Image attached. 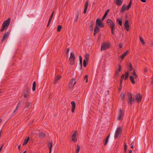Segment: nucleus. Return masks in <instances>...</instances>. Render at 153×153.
Returning a JSON list of instances; mask_svg holds the SVG:
<instances>
[{
    "mask_svg": "<svg viewBox=\"0 0 153 153\" xmlns=\"http://www.w3.org/2000/svg\"><path fill=\"white\" fill-rule=\"evenodd\" d=\"M128 102L129 104L132 105L134 104V95L133 94L129 93H128Z\"/></svg>",
    "mask_w": 153,
    "mask_h": 153,
    "instance_id": "nucleus-1",
    "label": "nucleus"
},
{
    "mask_svg": "<svg viewBox=\"0 0 153 153\" xmlns=\"http://www.w3.org/2000/svg\"><path fill=\"white\" fill-rule=\"evenodd\" d=\"M110 46V44L109 42H103L101 48V51H104L108 49Z\"/></svg>",
    "mask_w": 153,
    "mask_h": 153,
    "instance_id": "nucleus-2",
    "label": "nucleus"
},
{
    "mask_svg": "<svg viewBox=\"0 0 153 153\" xmlns=\"http://www.w3.org/2000/svg\"><path fill=\"white\" fill-rule=\"evenodd\" d=\"M122 131V128L121 127H119L117 128L114 134V138H117Z\"/></svg>",
    "mask_w": 153,
    "mask_h": 153,
    "instance_id": "nucleus-3",
    "label": "nucleus"
},
{
    "mask_svg": "<svg viewBox=\"0 0 153 153\" xmlns=\"http://www.w3.org/2000/svg\"><path fill=\"white\" fill-rule=\"evenodd\" d=\"M76 82L75 79L74 78H72L70 81L69 83V87L70 88H72L75 85Z\"/></svg>",
    "mask_w": 153,
    "mask_h": 153,
    "instance_id": "nucleus-4",
    "label": "nucleus"
},
{
    "mask_svg": "<svg viewBox=\"0 0 153 153\" xmlns=\"http://www.w3.org/2000/svg\"><path fill=\"white\" fill-rule=\"evenodd\" d=\"M96 25L97 26H99L101 27H103L104 26V24L102 22L100 19H98L96 20Z\"/></svg>",
    "mask_w": 153,
    "mask_h": 153,
    "instance_id": "nucleus-5",
    "label": "nucleus"
},
{
    "mask_svg": "<svg viewBox=\"0 0 153 153\" xmlns=\"http://www.w3.org/2000/svg\"><path fill=\"white\" fill-rule=\"evenodd\" d=\"M77 133V131H75L72 135V140L74 142H76L77 141L76 135Z\"/></svg>",
    "mask_w": 153,
    "mask_h": 153,
    "instance_id": "nucleus-6",
    "label": "nucleus"
},
{
    "mask_svg": "<svg viewBox=\"0 0 153 153\" xmlns=\"http://www.w3.org/2000/svg\"><path fill=\"white\" fill-rule=\"evenodd\" d=\"M10 22V19L9 18L7 20L5 21L3 23L2 25V27H6L7 26L8 27Z\"/></svg>",
    "mask_w": 153,
    "mask_h": 153,
    "instance_id": "nucleus-7",
    "label": "nucleus"
},
{
    "mask_svg": "<svg viewBox=\"0 0 153 153\" xmlns=\"http://www.w3.org/2000/svg\"><path fill=\"white\" fill-rule=\"evenodd\" d=\"M123 114V110L121 109H120L118 113V116L117 117L118 120H119L121 119Z\"/></svg>",
    "mask_w": 153,
    "mask_h": 153,
    "instance_id": "nucleus-8",
    "label": "nucleus"
},
{
    "mask_svg": "<svg viewBox=\"0 0 153 153\" xmlns=\"http://www.w3.org/2000/svg\"><path fill=\"white\" fill-rule=\"evenodd\" d=\"M107 22L109 25L110 27H115V24H114L112 20L111 19H108L107 20Z\"/></svg>",
    "mask_w": 153,
    "mask_h": 153,
    "instance_id": "nucleus-9",
    "label": "nucleus"
},
{
    "mask_svg": "<svg viewBox=\"0 0 153 153\" xmlns=\"http://www.w3.org/2000/svg\"><path fill=\"white\" fill-rule=\"evenodd\" d=\"M9 32H5L4 34V36L2 38V39L1 40L2 42H3L5 41L7 38L9 36Z\"/></svg>",
    "mask_w": 153,
    "mask_h": 153,
    "instance_id": "nucleus-10",
    "label": "nucleus"
},
{
    "mask_svg": "<svg viewBox=\"0 0 153 153\" xmlns=\"http://www.w3.org/2000/svg\"><path fill=\"white\" fill-rule=\"evenodd\" d=\"M124 27L126 30L127 31H128L129 30V22L127 20H126L125 21Z\"/></svg>",
    "mask_w": 153,
    "mask_h": 153,
    "instance_id": "nucleus-11",
    "label": "nucleus"
},
{
    "mask_svg": "<svg viewBox=\"0 0 153 153\" xmlns=\"http://www.w3.org/2000/svg\"><path fill=\"white\" fill-rule=\"evenodd\" d=\"M88 6V1H86L85 4V5L84 6L83 13L84 14H85L87 11V9Z\"/></svg>",
    "mask_w": 153,
    "mask_h": 153,
    "instance_id": "nucleus-12",
    "label": "nucleus"
},
{
    "mask_svg": "<svg viewBox=\"0 0 153 153\" xmlns=\"http://www.w3.org/2000/svg\"><path fill=\"white\" fill-rule=\"evenodd\" d=\"M121 66L120 65H119V68L118 69L116 73L115 74V75L116 77H117L118 76L119 73L121 71Z\"/></svg>",
    "mask_w": 153,
    "mask_h": 153,
    "instance_id": "nucleus-13",
    "label": "nucleus"
},
{
    "mask_svg": "<svg viewBox=\"0 0 153 153\" xmlns=\"http://www.w3.org/2000/svg\"><path fill=\"white\" fill-rule=\"evenodd\" d=\"M123 0H114V2L117 5L120 6L122 4Z\"/></svg>",
    "mask_w": 153,
    "mask_h": 153,
    "instance_id": "nucleus-14",
    "label": "nucleus"
},
{
    "mask_svg": "<svg viewBox=\"0 0 153 153\" xmlns=\"http://www.w3.org/2000/svg\"><path fill=\"white\" fill-rule=\"evenodd\" d=\"M142 96L140 94H138L136 97V101L138 102H139L141 100Z\"/></svg>",
    "mask_w": 153,
    "mask_h": 153,
    "instance_id": "nucleus-15",
    "label": "nucleus"
},
{
    "mask_svg": "<svg viewBox=\"0 0 153 153\" xmlns=\"http://www.w3.org/2000/svg\"><path fill=\"white\" fill-rule=\"evenodd\" d=\"M128 52V51L127 50L125 53H124L121 55L120 56V58L122 60L125 58V57L127 55Z\"/></svg>",
    "mask_w": 153,
    "mask_h": 153,
    "instance_id": "nucleus-16",
    "label": "nucleus"
},
{
    "mask_svg": "<svg viewBox=\"0 0 153 153\" xmlns=\"http://www.w3.org/2000/svg\"><path fill=\"white\" fill-rule=\"evenodd\" d=\"M99 32V28L97 26H96L95 27V28L94 30V35L96 34L97 33Z\"/></svg>",
    "mask_w": 153,
    "mask_h": 153,
    "instance_id": "nucleus-17",
    "label": "nucleus"
},
{
    "mask_svg": "<svg viewBox=\"0 0 153 153\" xmlns=\"http://www.w3.org/2000/svg\"><path fill=\"white\" fill-rule=\"evenodd\" d=\"M48 147L50 149L49 153H51V149H52V147L53 146L52 143L51 142H49L48 143Z\"/></svg>",
    "mask_w": 153,
    "mask_h": 153,
    "instance_id": "nucleus-18",
    "label": "nucleus"
},
{
    "mask_svg": "<svg viewBox=\"0 0 153 153\" xmlns=\"http://www.w3.org/2000/svg\"><path fill=\"white\" fill-rule=\"evenodd\" d=\"M125 95L126 93H122L120 96V98L123 101L125 99Z\"/></svg>",
    "mask_w": 153,
    "mask_h": 153,
    "instance_id": "nucleus-19",
    "label": "nucleus"
},
{
    "mask_svg": "<svg viewBox=\"0 0 153 153\" xmlns=\"http://www.w3.org/2000/svg\"><path fill=\"white\" fill-rule=\"evenodd\" d=\"M126 5L125 4H123L120 11L121 12V13L124 12L126 10Z\"/></svg>",
    "mask_w": 153,
    "mask_h": 153,
    "instance_id": "nucleus-20",
    "label": "nucleus"
},
{
    "mask_svg": "<svg viewBox=\"0 0 153 153\" xmlns=\"http://www.w3.org/2000/svg\"><path fill=\"white\" fill-rule=\"evenodd\" d=\"M61 76L60 75H58L56 76L55 79V83H57V81L59 80L61 78Z\"/></svg>",
    "mask_w": 153,
    "mask_h": 153,
    "instance_id": "nucleus-21",
    "label": "nucleus"
},
{
    "mask_svg": "<svg viewBox=\"0 0 153 153\" xmlns=\"http://www.w3.org/2000/svg\"><path fill=\"white\" fill-rule=\"evenodd\" d=\"M134 77H133L132 76H130V80L131 82L133 84H134L135 83V82L134 81Z\"/></svg>",
    "mask_w": 153,
    "mask_h": 153,
    "instance_id": "nucleus-22",
    "label": "nucleus"
},
{
    "mask_svg": "<svg viewBox=\"0 0 153 153\" xmlns=\"http://www.w3.org/2000/svg\"><path fill=\"white\" fill-rule=\"evenodd\" d=\"M108 11H109V10H108L106 11L104 15H103V16L102 17V20H103L105 19L106 16L107 15V14H108Z\"/></svg>",
    "mask_w": 153,
    "mask_h": 153,
    "instance_id": "nucleus-23",
    "label": "nucleus"
},
{
    "mask_svg": "<svg viewBox=\"0 0 153 153\" xmlns=\"http://www.w3.org/2000/svg\"><path fill=\"white\" fill-rule=\"evenodd\" d=\"M36 82L34 81L33 82L32 86V90L33 91H34L36 89Z\"/></svg>",
    "mask_w": 153,
    "mask_h": 153,
    "instance_id": "nucleus-24",
    "label": "nucleus"
},
{
    "mask_svg": "<svg viewBox=\"0 0 153 153\" xmlns=\"http://www.w3.org/2000/svg\"><path fill=\"white\" fill-rule=\"evenodd\" d=\"M70 59H75V57L74 56V54L73 52H71V56L70 58Z\"/></svg>",
    "mask_w": 153,
    "mask_h": 153,
    "instance_id": "nucleus-25",
    "label": "nucleus"
},
{
    "mask_svg": "<svg viewBox=\"0 0 153 153\" xmlns=\"http://www.w3.org/2000/svg\"><path fill=\"white\" fill-rule=\"evenodd\" d=\"M133 69V68L131 63H129L128 67V70L129 71H131Z\"/></svg>",
    "mask_w": 153,
    "mask_h": 153,
    "instance_id": "nucleus-26",
    "label": "nucleus"
},
{
    "mask_svg": "<svg viewBox=\"0 0 153 153\" xmlns=\"http://www.w3.org/2000/svg\"><path fill=\"white\" fill-rule=\"evenodd\" d=\"M29 140V137H28L27 139H25L24 140V143H23V146H24V145H25L27 143Z\"/></svg>",
    "mask_w": 153,
    "mask_h": 153,
    "instance_id": "nucleus-27",
    "label": "nucleus"
},
{
    "mask_svg": "<svg viewBox=\"0 0 153 153\" xmlns=\"http://www.w3.org/2000/svg\"><path fill=\"white\" fill-rule=\"evenodd\" d=\"M132 74L133 76V77H134V78H136L137 77V74H136V73H135L134 71L133 70L132 71Z\"/></svg>",
    "mask_w": 153,
    "mask_h": 153,
    "instance_id": "nucleus-28",
    "label": "nucleus"
},
{
    "mask_svg": "<svg viewBox=\"0 0 153 153\" xmlns=\"http://www.w3.org/2000/svg\"><path fill=\"white\" fill-rule=\"evenodd\" d=\"M117 22L120 26H121L122 25V21L121 19H118L117 20Z\"/></svg>",
    "mask_w": 153,
    "mask_h": 153,
    "instance_id": "nucleus-29",
    "label": "nucleus"
},
{
    "mask_svg": "<svg viewBox=\"0 0 153 153\" xmlns=\"http://www.w3.org/2000/svg\"><path fill=\"white\" fill-rule=\"evenodd\" d=\"M85 57L86 59L85 60L88 61V60L89 57V54L87 53L85 54Z\"/></svg>",
    "mask_w": 153,
    "mask_h": 153,
    "instance_id": "nucleus-30",
    "label": "nucleus"
},
{
    "mask_svg": "<svg viewBox=\"0 0 153 153\" xmlns=\"http://www.w3.org/2000/svg\"><path fill=\"white\" fill-rule=\"evenodd\" d=\"M76 17L75 18L74 20V22H77V21L78 19V13H76Z\"/></svg>",
    "mask_w": 153,
    "mask_h": 153,
    "instance_id": "nucleus-31",
    "label": "nucleus"
},
{
    "mask_svg": "<svg viewBox=\"0 0 153 153\" xmlns=\"http://www.w3.org/2000/svg\"><path fill=\"white\" fill-rule=\"evenodd\" d=\"M109 135H108L106 137V138L105 139V144H104L105 145H106L107 144V143H108V139H109Z\"/></svg>",
    "mask_w": 153,
    "mask_h": 153,
    "instance_id": "nucleus-32",
    "label": "nucleus"
},
{
    "mask_svg": "<svg viewBox=\"0 0 153 153\" xmlns=\"http://www.w3.org/2000/svg\"><path fill=\"white\" fill-rule=\"evenodd\" d=\"M93 25L92 23H91L89 25V29L91 31H92L93 30Z\"/></svg>",
    "mask_w": 153,
    "mask_h": 153,
    "instance_id": "nucleus-33",
    "label": "nucleus"
},
{
    "mask_svg": "<svg viewBox=\"0 0 153 153\" xmlns=\"http://www.w3.org/2000/svg\"><path fill=\"white\" fill-rule=\"evenodd\" d=\"M131 1H130L129 3L128 6L126 7V10H128L129 9V8L131 7Z\"/></svg>",
    "mask_w": 153,
    "mask_h": 153,
    "instance_id": "nucleus-34",
    "label": "nucleus"
},
{
    "mask_svg": "<svg viewBox=\"0 0 153 153\" xmlns=\"http://www.w3.org/2000/svg\"><path fill=\"white\" fill-rule=\"evenodd\" d=\"M80 147L78 145H77V149L76 150V152L75 153H79V152L80 150Z\"/></svg>",
    "mask_w": 153,
    "mask_h": 153,
    "instance_id": "nucleus-35",
    "label": "nucleus"
},
{
    "mask_svg": "<svg viewBox=\"0 0 153 153\" xmlns=\"http://www.w3.org/2000/svg\"><path fill=\"white\" fill-rule=\"evenodd\" d=\"M71 104L72 105V107L75 108L76 107V104L75 102L74 101L71 102Z\"/></svg>",
    "mask_w": 153,
    "mask_h": 153,
    "instance_id": "nucleus-36",
    "label": "nucleus"
},
{
    "mask_svg": "<svg viewBox=\"0 0 153 153\" xmlns=\"http://www.w3.org/2000/svg\"><path fill=\"white\" fill-rule=\"evenodd\" d=\"M39 135L40 137H45V134L43 133H40Z\"/></svg>",
    "mask_w": 153,
    "mask_h": 153,
    "instance_id": "nucleus-37",
    "label": "nucleus"
},
{
    "mask_svg": "<svg viewBox=\"0 0 153 153\" xmlns=\"http://www.w3.org/2000/svg\"><path fill=\"white\" fill-rule=\"evenodd\" d=\"M114 27H111L110 28L111 30V33L112 34H114Z\"/></svg>",
    "mask_w": 153,
    "mask_h": 153,
    "instance_id": "nucleus-38",
    "label": "nucleus"
},
{
    "mask_svg": "<svg viewBox=\"0 0 153 153\" xmlns=\"http://www.w3.org/2000/svg\"><path fill=\"white\" fill-rule=\"evenodd\" d=\"M70 59V64L71 65H73L74 64V61H75V59Z\"/></svg>",
    "mask_w": 153,
    "mask_h": 153,
    "instance_id": "nucleus-39",
    "label": "nucleus"
},
{
    "mask_svg": "<svg viewBox=\"0 0 153 153\" xmlns=\"http://www.w3.org/2000/svg\"><path fill=\"white\" fill-rule=\"evenodd\" d=\"M125 75V79H126L128 76L129 74L128 72H126Z\"/></svg>",
    "mask_w": 153,
    "mask_h": 153,
    "instance_id": "nucleus-40",
    "label": "nucleus"
},
{
    "mask_svg": "<svg viewBox=\"0 0 153 153\" xmlns=\"http://www.w3.org/2000/svg\"><path fill=\"white\" fill-rule=\"evenodd\" d=\"M20 103V102H19V103H18L17 104V106L16 107L15 110L13 112V113H14L17 110V109H18V108L19 107V106Z\"/></svg>",
    "mask_w": 153,
    "mask_h": 153,
    "instance_id": "nucleus-41",
    "label": "nucleus"
},
{
    "mask_svg": "<svg viewBox=\"0 0 153 153\" xmlns=\"http://www.w3.org/2000/svg\"><path fill=\"white\" fill-rule=\"evenodd\" d=\"M62 27L61 25H59L57 27V30L58 31H61L62 29Z\"/></svg>",
    "mask_w": 153,
    "mask_h": 153,
    "instance_id": "nucleus-42",
    "label": "nucleus"
},
{
    "mask_svg": "<svg viewBox=\"0 0 153 153\" xmlns=\"http://www.w3.org/2000/svg\"><path fill=\"white\" fill-rule=\"evenodd\" d=\"M85 59H84L83 62V65L84 67H85L86 66V61Z\"/></svg>",
    "mask_w": 153,
    "mask_h": 153,
    "instance_id": "nucleus-43",
    "label": "nucleus"
},
{
    "mask_svg": "<svg viewBox=\"0 0 153 153\" xmlns=\"http://www.w3.org/2000/svg\"><path fill=\"white\" fill-rule=\"evenodd\" d=\"M84 80H86V82L87 83L88 81V77L87 75H86L84 77Z\"/></svg>",
    "mask_w": 153,
    "mask_h": 153,
    "instance_id": "nucleus-44",
    "label": "nucleus"
},
{
    "mask_svg": "<svg viewBox=\"0 0 153 153\" xmlns=\"http://www.w3.org/2000/svg\"><path fill=\"white\" fill-rule=\"evenodd\" d=\"M139 38L140 41L143 44V38L141 37L140 36Z\"/></svg>",
    "mask_w": 153,
    "mask_h": 153,
    "instance_id": "nucleus-45",
    "label": "nucleus"
},
{
    "mask_svg": "<svg viewBox=\"0 0 153 153\" xmlns=\"http://www.w3.org/2000/svg\"><path fill=\"white\" fill-rule=\"evenodd\" d=\"M124 149L125 151L126 152L127 149V144L126 143H124Z\"/></svg>",
    "mask_w": 153,
    "mask_h": 153,
    "instance_id": "nucleus-46",
    "label": "nucleus"
},
{
    "mask_svg": "<svg viewBox=\"0 0 153 153\" xmlns=\"http://www.w3.org/2000/svg\"><path fill=\"white\" fill-rule=\"evenodd\" d=\"M136 144V141L135 140H134L132 141V143L131 144V145H134V144Z\"/></svg>",
    "mask_w": 153,
    "mask_h": 153,
    "instance_id": "nucleus-47",
    "label": "nucleus"
},
{
    "mask_svg": "<svg viewBox=\"0 0 153 153\" xmlns=\"http://www.w3.org/2000/svg\"><path fill=\"white\" fill-rule=\"evenodd\" d=\"M125 74H123L121 76V79H123L124 78H125Z\"/></svg>",
    "mask_w": 153,
    "mask_h": 153,
    "instance_id": "nucleus-48",
    "label": "nucleus"
},
{
    "mask_svg": "<svg viewBox=\"0 0 153 153\" xmlns=\"http://www.w3.org/2000/svg\"><path fill=\"white\" fill-rule=\"evenodd\" d=\"M28 96V93H25V94H24V97L25 98H26Z\"/></svg>",
    "mask_w": 153,
    "mask_h": 153,
    "instance_id": "nucleus-49",
    "label": "nucleus"
},
{
    "mask_svg": "<svg viewBox=\"0 0 153 153\" xmlns=\"http://www.w3.org/2000/svg\"><path fill=\"white\" fill-rule=\"evenodd\" d=\"M122 89V85H120V87L119 89V91H120L121 90V89Z\"/></svg>",
    "mask_w": 153,
    "mask_h": 153,
    "instance_id": "nucleus-50",
    "label": "nucleus"
},
{
    "mask_svg": "<svg viewBox=\"0 0 153 153\" xmlns=\"http://www.w3.org/2000/svg\"><path fill=\"white\" fill-rule=\"evenodd\" d=\"M51 19H49V21H48V25H47V27L48 26H49V25L50 23L51 22Z\"/></svg>",
    "mask_w": 153,
    "mask_h": 153,
    "instance_id": "nucleus-51",
    "label": "nucleus"
},
{
    "mask_svg": "<svg viewBox=\"0 0 153 153\" xmlns=\"http://www.w3.org/2000/svg\"><path fill=\"white\" fill-rule=\"evenodd\" d=\"M75 108H74L72 107V113L74 112L75 109Z\"/></svg>",
    "mask_w": 153,
    "mask_h": 153,
    "instance_id": "nucleus-52",
    "label": "nucleus"
},
{
    "mask_svg": "<svg viewBox=\"0 0 153 153\" xmlns=\"http://www.w3.org/2000/svg\"><path fill=\"white\" fill-rule=\"evenodd\" d=\"M6 27H2L1 28V31H2L4 30V29Z\"/></svg>",
    "mask_w": 153,
    "mask_h": 153,
    "instance_id": "nucleus-53",
    "label": "nucleus"
},
{
    "mask_svg": "<svg viewBox=\"0 0 153 153\" xmlns=\"http://www.w3.org/2000/svg\"><path fill=\"white\" fill-rule=\"evenodd\" d=\"M119 47L120 48H121L122 47V46H123V45H122V43H120V44H119Z\"/></svg>",
    "mask_w": 153,
    "mask_h": 153,
    "instance_id": "nucleus-54",
    "label": "nucleus"
},
{
    "mask_svg": "<svg viewBox=\"0 0 153 153\" xmlns=\"http://www.w3.org/2000/svg\"><path fill=\"white\" fill-rule=\"evenodd\" d=\"M69 48H68L67 49L66 53H69Z\"/></svg>",
    "mask_w": 153,
    "mask_h": 153,
    "instance_id": "nucleus-55",
    "label": "nucleus"
},
{
    "mask_svg": "<svg viewBox=\"0 0 153 153\" xmlns=\"http://www.w3.org/2000/svg\"><path fill=\"white\" fill-rule=\"evenodd\" d=\"M79 61H82V57H81V56H79Z\"/></svg>",
    "mask_w": 153,
    "mask_h": 153,
    "instance_id": "nucleus-56",
    "label": "nucleus"
},
{
    "mask_svg": "<svg viewBox=\"0 0 153 153\" xmlns=\"http://www.w3.org/2000/svg\"><path fill=\"white\" fill-rule=\"evenodd\" d=\"M123 80V79H121L120 80V85H122V82Z\"/></svg>",
    "mask_w": 153,
    "mask_h": 153,
    "instance_id": "nucleus-57",
    "label": "nucleus"
},
{
    "mask_svg": "<svg viewBox=\"0 0 153 153\" xmlns=\"http://www.w3.org/2000/svg\"><path fill=\"white\" fill-rule=\"evenodd\" d=\"M131 149H133V148H134V145H131Z\"/></svg>",
    "mask_w": 153,
    "mask_h": 153,
    "instance_id": "nucleus-58",
    "label": "nucleus"
},
{
    "mask_svg": "<svg viewBox=\"0 0 153 153\" xmlns=\"http://www.w3.org/2000/svg\"><path fill=\"white\" fill-rule=\"evenodd\" d=\"M20 148H21V145H20V146H18V149H19V150H20Z\"/></svg>",
    "mask_w": 153,
    "mask_h": 153,
    "instance_id": "nucleus-59",
    "label": "nucleus"
},
{
    "mask_svg": "<svg viewBox=\"0 0 153 153\" xmlns=\"http://www.w3.org/2000/svg\"><path fill=\"white\" fill-rule=\"evenodd\" d=\"M53 14H54V12H53V13H52L51 15V17H53Z\"/></svg>",
    "mask_w": 153,
    "mask_h": 153,
    "instance_id": "nucleus-60",
    "label": "nucleus"
},
{
    "mask_svg": "<svg viewBox=\"0 0 153 153\" xmlns=\"http://www.w3.org/2000/svg\"><path fill=\"white\" fill-rule=\"evenodd\" d=\"M27 106H28L30 104V103L28 102V103H27Z\"/></svg>",
    "mask_w": 153,
    "mask_h": 153,
    "instance_id": "nucleus-61",
    "label": "nucleus"
},
{
    "mask_svg": "<svg viewBox=\"0 0 153 153\" xmlns=\"http://www.w3.org/2000/svg\"><path fill=\"white\" fill-rule=\"evenodd\" d=\"M132 153V151L131 150H130L129 151V153Z\"/></svg>",
    "mask_w": 153,
    "mask_h": 153,
    "instance_id": "nucleus-62",
    "label": "nucleus"
},
{
    "mask_svg": "<svg viewBox=\"0 0 153 153\" xmlns=\"http://www.w3.org/2000/svg\"><path fill=\"white\" fill-rule=\"evenodd\" d=\"M80 63L81 65L82 64V61H80Z\"/></svg>",
    "mask_w": 153,
    "mask_h": 153,
    "instance_id": "nucleus-63",
    "label": "nucleus"
},
{
    "mask_svg": "<svg viewBox=\"0 0 153 153\" xmlns=\"http://www.w3.org/2000/svg\"><path fill=\"white\" fill-rule=\"evenodd\" d=\"M2 121V120L1 119H0V124L1 123Z\"/></svg>",
    "mask_w": 153,
    "mask_h": 153,
    "instance_id": "nucleus-64",
    "label": "nucleus"
}]
</instances>
